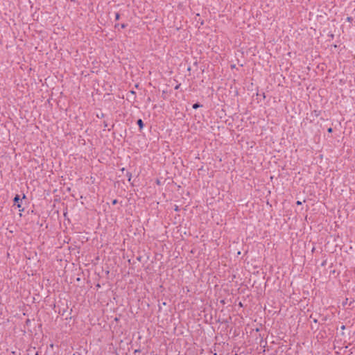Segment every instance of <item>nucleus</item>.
<instances>
[{"instance_id":"9","label":"nucleus","mask_w":355,"mask_h":355,"mask_svg":"<svg viewBox=\"0 0 355 355\" xmlns=\"http://www.w3.org/2000/svg\"><path fill=\"white\" fill-rule=\"evenodd\" d=\"M178 88H179V85H177V86L175 87V89H178Z\"/></svg>"},{"instance_id":"4","label":"nucleus","mask_w":355,"mask_h":355,"mask_svg":"<svg viewBox=\"0 0 355 355\" xmlns=\"http://www.w3.org/2000/svg\"><path fill=\"white\" fill-rule=\"evenodd\" d=\"M296 204L297 205H302V202L298 200V201H297Z\"/></svg>"},{"instance_id":"10","label":"nucleus","mask_w":355,"mask_h":355,"mask_svg":"<svg viewBox=\"0 0 355 355\" xmlns=\"http://www.w3.org/2000/svg\"><path fill=\"white\" fill-rule=\"evenodd\" d=\"M35 355H40L38 353H36Z\"/></svg>"},{"instance_id":"1","label":"nucleus","mask_w":355,"mask_h":355,"mask_svg":"<svg viewBox=\"0 0 355 355\" xmlns=\"http://www.w3.org/2000/svg\"><path fill=\"white\" fill-rule=\"evenodd\" d=\"M20 198H19V195H16V196L14 198V202L17 205V207L19 208V210L20 211H24V209L21 208V205L20 204L19 201H20Z\"/></svg>"},{"instance_id":"2","label":"nucleus","mask_w":355,"mask_h":355,"mask_svg":"<svg viewBox=\"0 0 355 355\" xmlns=\"http://www.w3.org/2000/svg\"><path fill=\"white\" fill-rule=\"evenodd\" d=\"M137 124H138V125L139 126V128H140V129H142V128H143V127H144V123H143V121H142V120H141V119H139V120L137 121Z\"/></svg>"},{"instance_id":"8","label":"nucleus","mask_w":355,"mask_h":355,"mask_svg":"<svg viewBox=\"0 0 355 355\" xmlns=\"http://www.w3.org/2000/svg\"><path fill=\"white\" fill-rule=\"evenodd\" d=\"M130 180H131V175H130L128 180L130 181Z\"/></svg>"},{"instance_id":"6","label":"nucleus","mask_w":355,"mask_h":355,"mask_svg":"<svg viewBox=\"0 0 355 355\" xmlns=\"http://www.w3.org/2000/svg\"><path fill=\"white\" fill-rule=\"evenodd\" d=\"M50 347H51V348H53V344H51V345H50Z\"/></svg>"},{"instance_id":"5","label":"nucleus","mask_w":355,"mask_h":355,"mask_svg":"<svg viewBox=\"0 0 355 355\" xmlns=\"http://www.w3.org/2000/svg\"><path fill=\"white\" fill-rule=\"evenodd\" d=\"M327 130L329 132H331L333 130L331 128H329Z\"/></svg>"},{"instance_id":"3","label":"nucleus","mask_w":355,"mask_h":355,"mask_svg":"<svg viewBox=\"0 0 355 355\" xmlns=\"http://www.w3.org/2000/svg\"><path fill=\"white\" fill-rule=\"evenodd\" d=\"M200 107V105L199 104H198V103H195V104L193 105V109H197V108H198Z\"/></svg>"},{"instance_id":"7","label":"nucleus","mask_w":355,"mask_h":355,"mask_svg":"<svg viewBox=\"0 0 355 355\" xmlns=\"http://www.w3.org/2000/svg\"><path fill=\"white\" fill-rule=\"evenodd\" d=\"M116 200H114L113 201V204H116Z\"/></svg>"}]
</instances>
